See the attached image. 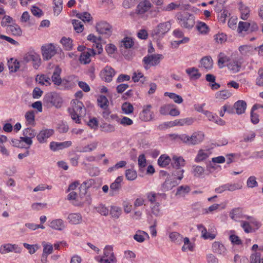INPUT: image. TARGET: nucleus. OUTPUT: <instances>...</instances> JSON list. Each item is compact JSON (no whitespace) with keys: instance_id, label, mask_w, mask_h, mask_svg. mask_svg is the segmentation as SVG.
<instances>
[{"instance_id":"nucleus-1","label":"nucleus","mask_w":263,"mask_h":263,"mask_svg":"<svg viewBox=\"0 0 263 263\" xmlns=\"http://www.w3.org/2000/svg\"><path fill=\"white\" fill-rule=\"evenodd\" d=\"M204 135L202 132H194L191 136L183 134L175 135L174 138L181 140L189 145H195L200 143L204 139Z\"/></svg>"},{"instance_id":"nucleus-2","label":"nucleus","mask_w":263,"mask_h":263,"mask_svg":"<svg viewBox=\"0 0 263 263\" xmlns=\"http://www.w3.org/2000/svg\"><path fill=\"white\" fill-rule=\"evenodd\" d=\"M72 110L70 112L71 119L76 123H81L80 118L83 117L86 113V109L83 103L78 100L73 101Z\"/></svg>"},{"instance_id":"nucleus-3","label":"nucleus","mask_w":263,"mask_h":263,"mask_svg":"<svg viewBox=\"0 0 263 263\" xmlns=\"http://www.w3.org/2000/svg\"><path fill=\"white\" fill-rule=\"evenodd\" d=\"M171 24L167 21L159 24L152 32V36L156 40H159L162 39L164 35L170 30Z\"/></svg>"},{"instance_id":"nucleus-4","label":"nucleus","mask_w":263,"mask_h":263,"mask_svg":"<svg viewBox=\"0 0 263 263\" xmlns=\"http://www.w3.org/2000/svg\"><path fill=\"white\" fill-rule=\"evenodd\" d=\"M44 104L47 106H54L59 108L62 106L63 103L62 98L56 92H52L46 94L43 99Z\"/></svg>"},{"instance_id":"nucleus-5","label":"nucleus","mask_w":263,"mask_h":263,"mask_svg":"<svg viewBox=\"0 0 263 263\" xmlns=\"http://www.w3.org/2000/svg\"><path fill=\"white\" fill-rule=\"evenodd\" d=\"M178 20L180 25L186 29H191L195 25V16L189 13L179 14Z\"/></svg>"},{"instance_id":"nucleus-6","label":"nucleus","mask_w":263,"mask_h":263,"mask_svg":"<svg viewBox=\"0 0 263 263\" xmlns=\"http://www.w3.org/2000/svg\"><path fill=\"white\" fill-rule=\"evenodd\" d=\"M96 29L99 34L105 35L106 37L110 36L112 33L111 26L106 22H101L97 23Z\"/></svg>"},{"instance_id":"nucleus-7","label":"nucleus","mask_w":263,"mask_h":263,"mask_svg":"<svg viewBox=\"0 0 263 263\" xmlns=\"http://www.w3.org/2000/svg\"><path fill=\"white\" fill-rule=\"evenodd\" d=\"M23 135L24 136L20 137L21 141L30 146L32 144V138L36 136V133L34 129L28 127L23 130Z\"/></svg>"},{"instance_id":"nucleus-8","label":"nucleus","mask_w":263,"mask_h":263,"mask_svg":"<svg viewBox=\"0 0 263 263\" xmlns=\"http://www.w3.org/2000/svg\"><path fill=\"white\" fill-rule=\"evenodd\" d=\"M42 51L44 60H49L57 53L55 47L52 44L42 46Z\"/></svg>"},{"instance_id":"nucleus-9","label":"nucleus","mask_w":263,"mask_h":263,"mask_svg":"<svg viewBox=\"0 0 263 263\" xmlns=\"http://www.w3.org/2000/svg\"><path fill=\"white\" fill-rule=\"evenodd\" d=\"M163 58L162 54H152L145 57L143 59V62L145 65H149L150 66H156L159 64L160 60Z\"/></svg>"},{"instance_id":"nucleus-10","label":"nucleus","mask_w":263,"mask_h":263,"mask_svg":"<svg viewBox=\"0 0 263 263\" xmlns=\"http://www.w3.org/2000/svg\"><path fill=\"white\" fill-rule=\"evenodd\" d=\"M77 77L74 76H70L67 77V79H62L59 83V85L57 86H59L60 89H70L73 88L76 84L72 82Z\"/></svg>"},{"instance_id":"nucleus-11","label":"nucleus","mask_w":263,"mask_h":263,"mask_svg":"<svg viewBox=\"0 0 263 263\" xmlns=\"http://www.w3.org/2000/svg\"><path fill=\"white\" fill-rule=\"evenodd\" d=\"M123 180L122 176L118 177L114 182L110 185L109 194L111 196H114L118 194L122 187V182Z\"/></svg>"},{"instance_id":"nucleus-12","label":"nucleus","mask_w":263,"mask_h":263,"mask_svg":"<svg viewBox=\"0 0 263 263\" xmlns=\"http://www.w3.org/2000/svg\"><path fill=\"white\" fill-rule=\"evenodd\" d=\"M13 251L15 253H20L21 252V249L15 244L12 245L10 243L4 244L0 247V253L2 254H6Z\"/></svg>"},{"instance_id":"nucleus-13","label":"nucleus","mask_w":263,"mask_h":263,"mask_svg":"<svg viewBox=\"0 0 263 263\" xmlns=\"http://www.w3.org/2000/svg\"><path fill=\"white\" fill-rule=\"evenodd\" d=\"M115 74L114 69L109 66H106L101 72L102 79L107 82L112 81V77Z\"/></svg>"},{"instance_id":"nucleus-14","label":"nucleus","mask_w":263,"mask_h":263,"mask_svg":"<svg viewBox=\"0 0 263 263\" xmlns=\"http://www.w3.org/2000/svg\"><path fill=\"white\" fill-rule=\"evenodd\" d=\"M72 145L70 141H67L63 142H51L50 143V148L52 151L55 152L65 148L70 147Z\"/></svg>"},{"instance_id":"nucleus-15","label":"nucleus","mask_w":263,"mask_h":263,"mask_svg":"<svg viewBox=\"0 0 263 263\" xmlns=\"http://www.w3.org/2000/svg\"><path fill=\"white\" fill-rule=\"evenodd\" d=\"M94 49L88 48L87 51H84L81 53L79 60L81 63L87 64L90 62V57L94 56L96 54Z\"/></svg>"},{"instance_id":"nucleus-16","label":"nucleus","mask_w":263,"mask_h":263,"mask_svg":"<svg viewBox=\"0 0 263 263\" xmlns=\"http://www.w3.org/2000/svg\"><path fill=\"white\" fill-rule=\"evenodd\" d=\"M54 133V130L51 129H45L42 130L36 135L38 141L42 143L46 142L47 139L51 136Z\"/></svg>"},{"instance_id":"nucleus-17","label":"nucleus","mask_w":263,"mask_h":263,"mask_svg":"<svg viewBox=\"0 0 263 263\" xmlns=\"http://www.w3.org/2000/svg\"><path fill=\"white\" fill-rule=\"evenodd\" d=\"M212 251L214 253L225 255L227 253V249L224 245L219 241H215L212 246Z\"/></svg>"},{"instance_id":"nucleus-18","label":"nucleus","mask_w":263,"mask_h":263,"mask_svg":"<svg viewBox=\"0 0 263 263\" xmlns=\"http://www.w3.org/2000/svg\"><path fill=\"white\" fill-rule=\"evenodd\" d=\"M242 62L240 59L230 61L227 66L228 69L233 73H236L240 71Z\"/></svg>"},{"instance_id":"nucleus-19","label":"nucleus","mask_w":263,"mask_h":263,"mask_svg":"<svg viewBox=\"0 0 263 263\" xmlns=\"http://www.w3.org/2000/svg\"><path fill=\"white\" fill-rule=\"evenodd\" d=\"M151 7L150 2L148 0H144L138 5L136 11L139 14H143L147 12Z\"/></svg>"},{"instance_id":"nucleus-20","label":"nucleus","mask_w":263,"mask_h":263,"mask_svg":"<svg viewBox=\"0 0 263 263\" xmlns=\"http://www.w3.org/2000/svg\"><path fill=\"white\" fill-rule=\"evenodd\" d=\"M151 108V105H147L144 106L143 110L140 114V118L142 120L148 121L152 119V113L150 111Z\"/></svg>"},{"instance_id":"nucleus-21","label":"nucleus","mask_w":263,"mask_h":263,"mask_svg":"<svg viewBox=\"0 0 263 263\" xmlns=\"http://www.w3.org/2000/svg\"><path fill=\"white\" fill-rule=\"evenodd\" d=\"M213 60L211 57L206 56L200 60L201 67L204 68L206 71L211 70L213 67Z\"/></svg>"},{"instance_id":"nucleus-22","label":"nucleus","mask_w":263,"mask_h":263,"mask_svg":"<svg viewBox=\"0 0 263 263\" xmlns=\"http://www.w3.org/2000/svg\"><path fill=\"white\" fill-rule=\"evenodd\" d=\"M103 257H106L110 259L112 262H116L117 259L113 252V248L111 246H106L104 249Z\"/></svg>"},{"instance_id":"nucleus-23","label":"nucleus","mask_w":263,"mask_h":263,"mask_svg":"<svg viewBox=\"0 0 263 263\" xmlns=\"http://www.w3.org/2000/svg\"><path fill=\"white\" fill-rule=\"evenodd\" d=\"M49 227L52 229L62 231L65 226L63 220L61 219H57L51 221L49 224Z\"/></svg>"},{"instance_id":"nucleus-24","label":"nucleus","mask_w":263,"mask_h":263,"mask_svg":"<svg viewBox=\"0 0 263 263\" xmlns=\"http://www.w3.org/2000/svg\"><path fill=\"white\" fill-rule=\"evenodd\" d=\"M171 164L174 168H181L180 167L184 165V160L181 157L174 156L171 161Z\"/></svg>"},{"instance_id":"nucleus-25","label":"nucleus","mask_w":263,"mask_h":263,"mask_svg":"<svg viewBox=\"0 0 263 263\" xmlns=\"http://www.w3.org/2000/svg\"><path fill=\"white\" fill-rule=\"evenodd\" d=\"M210 156V153L208 150L199 149L195 158V161L199 163L205 160Z\"/></svg>"},{"instance_id":"nucleus-26","label":"nucleus","mask_w":263,"mask_h":263,"mask_svg":"<svg viewBox=\"0 0 263 263\" xmlns=\"http://www.w3.org/2000/svg\"><path fill=\"white\" fill-rule=\"evenodd\" d=\"M61 72L62 69L59 66H56L51 77L52 81L55 85H59V83L62 80L60 77Z\"/></svg>"},{"instance_id":"nucleus-27","label":"nucleus","mask_w":263,"mask_h":263,"mask_svg":"<svg viewBox=\"0 0 263 263\" xmlns=\"http://www.w3.org/2000/svg\"><path fill=\"white\" fill-rule=\"evenodd\" d=\"M234 108L238 115H241L245 112L247 108V103L243 100H239L235 103Z\"/></svg>"},{"instance_id":"nucleus-28","label":"nucleus","mask_w":263,"mask_h":263,"mask_svg":"<svg viewBox=\"0 0 263 263\" xmlns=\"http://www.w3.org/2000/svg\"><path fill=\"white\" fill-rule=\"evenodd\" d=\"M69 222L73 224H77L81 222L82 217L80 213H71L68 216Z\"/></svg>"},{"instance_id":"nucleus-29","label":"nucleus","mask_w":263,"mask_h":263,"mask_svg":"<svg viewBox=\"0 0 263 263\" xmlns=\"http://www.w3.org/2000/svg\"><path fill=\"white\" fill-rule=\"evenodd\" d=\"M169 238L172 242L178 245H180L183 242V236L177 232L170 233Z\"/></svg>"},{"instance_id":"nucleus-30","label":"nucleus","mask_w":263,"mask_h":263,"mask_svg":"<svg viewBox=\"0 0 263 263\" xmlns=\"http://www.w3.org/2000/svg\"><path fill=\"white\" fill-rule=\"evenodd\" d=\"M95 182L93 179H89L83 182L80 187L81 192L84 195L86 194L87 193V190L94 184Z\"/></svg>"},{"instance_id":"nucleus-31","label":"nucleus","mask_w":263,"mask_h":263,"mask_svg":"<svg viewBox=\"0 0 263 263\" xmlns=\"http://www.w3.org/2000/svg\"><path fill=\"white\" fill-rule=\"evenodd\" d=\"M229 215L231 219L236 220L237 218L242 217V209L240 208H234L231 211Z\"/></svg>"},{"instance_id":"nucleus-32","label":"nucleus","mask_w":263,"mask_h":263,"mask_svg":"<svg viewBox=\"0 0 263 263\" xmlns=\"http://www.w3.org/2000/svg\"><path fill=\"white\" fill-rule=\"evenodd\" d=\"M239 10L241 13V18L246 20L249 16V8L244 5L242 3H239Z\"/></svg>"},{"instance_id":"nucleus-33","label":"nucleus","mask_w":263,"mask_h":263,"mask_svg":"<svg viewBox=\"0 0 263 263\" xmlns=\"http://www.w3.org/2000/svg\"><path fill=\"white\" fill-rule=\"evenodd\" d=\"M259 107H261V106L258 104H255L253 106L251 111V122L256 124L259 122L258 115L254 113V111Z\"/></svg>"},{"instance_id":"nucleus-34","label":"nucleus","mask_w":263,"mask_h":263,"mask_svg":"<svg viewBox=\"0 0 263 263\" xmlns=\"http://www.w3.org/2000/svg\"><path fill=\"white\" fill-rule=\"evenodd\" d=\"M185 71L192 79H198L201 76L199 72L198 69L195 67L187 68L186 69Z\"/></svg>"},{"instance_id":"nucleus-35","label":"nucleus","mask_w":263,"mask_h":263,"mask_svg":"<svg viewBox=\"0 0 263 263\" xmlns=\"http://www.w3.org/2000/svg\"><path fill=\"white\" fill-rule=\"evenodd\" d=\"M171 159L166 155H162L158 159V165L162 167L166 166L171 162Z\"/></svg>"},{"instance_id":"nucleus-36","label":"nucleus","mask_w":263,"mask_h":263,"mask_svg":"<svg viewBox=\"0 0 263 263\" xmlns=\"http://www.w3.org/2000/svg\"><path fill=\"white\" fill-rule=\"evenodd\" d=\"M25 117L27 124L30 125L35 124V114L33 110H29L26 112Z\"/></svg>"},{"instance_id":"nucleus-37","label":"nucleus","mask_w":263,"mask_h":263,"mask_svg":"<svg viewBox=\"0 0 263 263\" xmlns=\"http://www.w3.org/2000/svg\"><path fill=\"white\" fill-rule=\"evenodd\" d=\"M110 215L111 217L114 219H118L119 218L122 213V209L121 208L116 206H111L110 210Z\"/></svg>"},{"instance_id":"nucleus-38","label":"nucleus","mask_w":263,"mask_h":263,"mask_svg":"<svg viewBox=\"0 0 263 263\" xmlns=\"http://www.w3.org/2000/svg\"><path fill=\"white\" fill-rule=\"evenodd\" d=\"M204 171V168L200 165H194L192 166V173L196 177L201 176L203 174Z\"/></svg>"},{"instance_id":"nucleus-39","label":"nucleus","mask_w":263,"mask_h":263,"mask_svg":"<svg viewBox=\"0 0 263 263\" xmlns=\"http://www.w3.org/2000/svg\"><path fill=\"white\" fill-rule=\"evenodd\" d=\"M53 11L55 14L58 15L63 9V0H53Z\"/></svg>"},{"instance_id":"nucleus-40","label":"nucleus","mask_w":263,"mask_h":263,"mask_svg":"<svg viewBox=\"0 0 263 263\" xmlns=\"http://www.w3.org/2000/svg\"><path fill=\"white\" fill-rule=\"evenodd\" d=\"M98 105L101 108L105 109L108 106V101L107 98L103 95L99 96L97 99Z\"/></svg>"},{"instance_id":"nucleus-41","label":"nucleus","mask_w":263,"mask_h":263,"mask_svg":"<svg viewBox=\"0 0 263 263\" xmlns=\"http://www.w3.org/2000/svg\"><path fill=\"white\" fill-rule=\"evenodd\" d=\"M61 43L63 45L66 50H70L72 48V40L70 38L63 37L61 40Z\"/></svg>"},{"instance_id":"nucleus-42","label":"nucleus","mask_w":263,"mask_h":263,"mask_svg":"<svg viewBox=\"0 0 263 263\" xmlns=\"http://www.w3.org/2000/svg\"><path fill=\"white\" fill-rule=\"evenodd\" d=\"M165 96H168L170 98L173 100V101L177 104H180L183 102L182 97L175 93L166 92L164 93Z\"/></svg>"},{"instance_id":"nucleus-43","label":"nucleus","mask_w":263,"mask_h":263,"mask_svg":"<svg viewBox=\"0 0 263 263\" xmlns=\"http://www.w3.org/2000/svg\"><path fill=\"white\" fill-rule=\"evenodd\" d=\"M218 65L220 68H222L223 67V64L226 62L229 61V58L225 55L224 53L222 52H220L218 55Z\"/></svg>"},{"instance_id":"nucleus-44","label":"nucleus","mask_w":263,"mask_h":263,"mask_svg":"<svg viewBox=\"0 0 263 263\" xmlns=\"http://www.w3.org/2000/svg\"><path fill=\"white\" fill-rule=\"evenodd\" d=\"M98 143L97 142H93L92 143L88 144L82 148L80 152L87 153L90 152L96 149L98 146Z\"/></svg>"},{"instance_id":"nucleus-45","label":"nucleus","mask_w":263,"mask_h":263,"mask_svg":"<svg viewBox=\"0 0 263 263\" xmlns=\"http://www.w3.org/2000/svg\"><path fill=\"white\" fill-rule=\"evenodd\" d=\"M100 130L105 133H111L115 130V127L112 124L105 123L100 125Z\"/></svg>"},{"instance_id":"nucleus-46","label":"nucleus","mask_w":263,"mask_h":263,"mask_svg":"<svg viewBox=\"0 0 263 263\" xmlns=\"http://www.w3.org/2000/svg\"><path fill=\"white\" fill-rule=\"evenodd\" d=\"M250 23L245 22H239L238 25L237 31L242 33L243 31L249 32Z\"/></svg>"},{"instance_id":"nucleus-47","label":"nucleus","mask_w":263,"mask_h":263,"mask_svg":"<svg viewBox=\"0 0 263 263\" xmlns=\"http://www.w3.org/2000/svg\"><path fill=\"white\" fill-rule=\"evenodd\" d=\"M254 49H256V48L248 45H242L239 47V51L243 55H248L253 51Z\"/></svg>"},{"instance_id":"nucleus-48","label":"nucleus","mask_w":263,"mask_h":263,"mask_svg":"<svg viewBox=\"0 0 263 263\" xmlns=\"http://www.w3.org/2000/svg\"><path fill=\"white\" fill-rule=\"evenodd\" d=\"M232 93L230 92L224 90L218 91L216 93V97L217 99L225 100L230 97Z\"/></svg>"},{"instance_id":"nucleus-49","label":"nucleus","mask_w":263,"mask_h":263,"mask_svg":"<svg viewBox=\"0 0 263 263\" xmlns=\"http://www.w3.org/2000/svg\"><path fill=\"white\" fill-rule=\"evenodd\" d=\"M175 170L172 172V177L173 179H177L179 180H181L183 177V174L184 170L181 168H174Z\"/></svg>"},{"instance_id":"nucleus-50","label":"nucleus","mask_w":263,"mask_h":263,"mask_svg":"<svg viewBox=\"0 0 263 263\" xmlns=\"http://www.w3.org/2000/svg\"><path fill=\"white\" fill-rule=\"evenodd\" d=\"M76 16L84 22H89L92 19L90 14L87 12L77 13Z\"/></svg>"},{"instance_id":"nucleus-51","label":"nucleus","mask_w":263,"mask_h":263,"mask_svg":"<svg viewBox=\"0 0 263 263\" xmlns=\"http://www.w3.org/2000/svg\"><path fill=\"white\" fill-rule=\"evenodd\" d=\"M190 191V187L187 185H181L178 187L176 195L184 196Z\"/></svg>"},{"instance_id":"nucleus-52","label":"nucleus","mask_w":263,"mask_h":263,"mask_svg":"<svg viewBox=\"0 0 263 263\" xmlns=\"http://www.w3.org/2000/svg\"><path fill=\"white\" fill-rule=\"evenodd\" d=\"M196 28L201 34H206L209 31L208 26L203 22H199L196 26Z\"/></svg>"},{"instance_id":"nucleus-53","label":"nucleus","mask_w":263,"mask_h":263,"mask_svg":"<svg viewBox=\"0 0 263 263\" xmlns=\"http://www.w3.org/2000/svg\"><path fill=\"white\" fill-rule=\"evenodd\" d=\"M8 29L14 35H21L22 34V30L18 25H8Z\"/></svg>"},{"instance_id":"nucleus-54","label":"nucleus","mask_w":263,"mask_h":263,"mask_svg":"<svg viewBox=\"0 0 263 263\" xmlns=\"http://www.w3.org/2000/svg\"><path fill=\"white\" fill-rule=\"evenodd\" d=\"M125 177L128 180H134L137 177V172L133 170L128 169L125 171Z\"/></svg>"},{"instance_id":"nucleus-55","label":"nucleus","mask_w":263,"mask_h":263,"mask_svg":"<svg viewBox=\"0 0 263 263\" xmlns=\"http://www.w3.org/2000/svg\"><path fill=\"white\" fill-rule=\"evenodd\" d=\"M122 109L125 114H129L133 112L134 107L130 103L125 102L123 104Z\"/></svg>"},{"instance_id":"nucleus-56","label":"nucleus","mask_w":263,"mask_h":263,"mask_svg":"<svg viewBox=\"0 0 263 263\" xmlns=\"http://www.w3.org/2000/svg\"><path fill=\"white\" fill-rule=\"evenodd\" d=\"M72 24L74 30L78 33L82 32L84 29L83 25L79 20H72Z\"/></svg>"},{"instance_id":"nucleus-57","label":"nucleus","mask_w":263,"mask_h":263,"mask_svg":"<svg viewBox=\"0 0 263 263\" xmlns=\"http://www.w3.org/2000/svg\"><path fill=\"white\" fill-rule=\"evenodd\" d=\"M32 59L33 66L35 69H37L41 64V58L39 54L33 53Z\"/></svg>"},{"instance_id":"nucleus-58","label":"nucleus","mask_w":263,"mask_h":263,"mask_svg":"<svg viewBox=\"0 0 263 263\" xmlns=\"http://www.w3.org/2000/svg\"><path fill=\"white\" fill-rule=\"evenodd\" d=\"M138 163L140 170L143 169L145 167L146 160L144 154H141L139 156L138 158Z\"/></svg>"},{"instance_id":"nucleus-59","label":"nucleus","mask_w":263,"mask_h":263,"mask_svg":"<svg viewBox=\"0 0 263 263\" xmlns=\"http://www.w3.org/2000/svg\"><path fill=\"white\" fill-rule=\"evenodd\" d=\"M23 246L25 248H26L28 250L29 253L30 254H34L39 248V246L36 244L31 245L25 242L23 243Z\"/></svg>"},{"instance_id":"nucleus-60","label":"nucleus","mask_w":263,"mask_h":263,"mask_svg":"<svg viewBox=\"0 0 263 263\" xmlns=\"http://www.w3.org/2000/svg\"><path fill=\"white\" fill-rule=\"evenodd\" d=\"M122 43L121 46H123L126 49L130 48L134 45L133 40L128 37H124L122 41Z\"/></svg>"},{"instance_id":"nucleus-61","label":"nucleus","mask_w":263,"mask_h":263,"mask_svg":"<svg viewBox=\"0 0 263 263\" xmlns=\"http://www.w3.org/2000/svg\"><path fill=\"white\" fill-rule=\"evenodd\" d=\"M132 79L135 82H137L140 81L142 83L145 81V77H144L141 72H135L132 77Z\"/></svg>"},{"instance_id":"nucleus-62","label":"nucleus","mask_w":263,"mask_h":263,"mask_svg":"<svg viewBox=\"0 0 263 263\" xmlns=\"http://www.w3.org/2000/svg\"><path fill=\"white\" fill-rule=\"evenodd\" d=\"M96 210L98 213L103 216H107L108 215L109 210L104 204H100L96 207Z\"/></svg>"},{"instance_id":"nucleus-63","label":"nucleus","mask_w":263,"mask_h":263,"mask_svg":"<svg viewBox=\"0 0 263 263\" xmlns=\"http://www.w3.org/2000/svg\"><path fill=\"white\" fill-rule=\"evenodd\" d=\"M258 76L256 80V84L259 86H263V68H260L258 71Z\"/></svg>"},{"instance_id":"nucleus-64","label":"nucleus","mask_w":263,"mask_h":263,"mask_svg":"<svg viewBox=\"0 0 263 263\" xmlns=\"http://www.w3.org/2000/svg\"><path fill=\"white\" fill-rule=\"evenodd\" d=\"M250 263H260V253L256 252L250 256Z\"/></svg>"}]
</instances>
